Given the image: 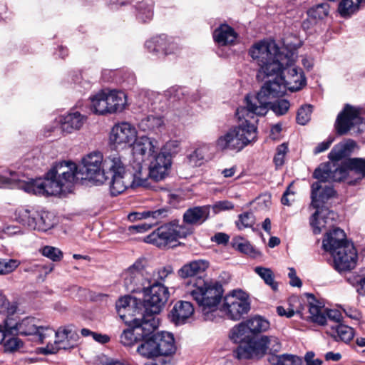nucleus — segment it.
Wrapping results in <instances>:
<instances>
[{
	"mask_svg": "<svg viewBox=\"0 0 365 365\" xmlns=\"http://www.w3.org/2000/svg\"><path fill=\"white\" fill-rule=\"evenodd\" d=\"M249 54L259 67L257 78H272L257 95L249 98L251 106L252 102L259 103L255 112L266 114L271 99L282 96L287 89L297 91L305 86L304 72L294 64L297 57L294 51L279 48L274 41H260L250 48Z\"/></svg>",
	"mask_w": 365,
	"mask_h": 365,
	"instance_id": "1",
	"label": "nucleus"
},
{
	"mask_svg": "<svg viewBox=\"0 0 365 365\" xmlns=\"http://www.w3.org/2000/svg\"><path fill=\"white\" fill-rule=\"evenodd\" d=\"M78 174L76 165L66 161L53 165L44 180L25 178L18 173L5 169L0 172V187H16L28 193L55 195L68 190L78 179Z\"/></svg>",
	"mask_w": 365,
	"mask_h": 365,
	"instance_id": "2",
	"label": "nucleus"
},
{
	"mask_svg": "<svg viewBox=\"0 0 365 365\" xmlns=\"http://www.w3.org/2000/svg\"><path fill=\"white\" fill-rule=\"evenodd\" d=\"M85 177L98 184L108 181L112 195H118L125 187L127 174L124 172L123 159L118 153L112 154L103 158L99 151L91 152L85 155L81 160L79 169Z\"/></svg>",
	"mask_w": 365,
	"mask_h": 365,
	"instance_id": "3",
	"label": "nucleus"
},
{
	"mask_svg": "<svg viewBox=\"0 0 365 365\" xmlns=\"http://www.w3.org/2000/svg\"><path fill=\"white\" fill-rule=\"evenodd\" d=\"M253 98L251 95L247 96L246 107L238 108L236 115L240 121L237 125L233 126L220 135L217 141L216 146L220 150H231L240 152L248 145L255 142L257 138L255 115H264L254 111V108L259 106V103H250L249 98Z\"/></svg>",
	"mask_w": 365,
	"mask_h": 365,
	"instance_id": "4",
	"label": "nucleus"
},
{
	"mask_svg": "<svg viewBox=\"0 0 365 365\" xmlns=\"http://www.w3.org/2000/svg\"><path fill=\"white\" fill-rule=\"evenodd\" d=\"M313 176L321 182H339L346 180L354 185L365 178V158H349L341 164L325 163L314 172Z\"/></svg>",
	"mask_w": 365,
	"mask_h": 365,
	"instance_id": "5",
	"label": "nucleus"
},
{
	"mask_svg": "<svg viewBox=\"0 0 365 365\" xmlns=\"http://www.w3.org/2000/svg\"><path fill=\"white\" fill-rule=\"evenodd\" d=\"M321 181L314 182L312 185L311 205L317 209L311 219V225L314 234L321 233L324 228L334 225L336 214L324 207L326 202L334 196L335 192L333 187L327 185L322 186Z\"/></svg>",
	"mask_w": 365,
	"mask_h": 365,
	"instance_id": "6",
	"label": "nucleus"
},
{
	"mask_svg": "<svg viewBox=\"0 0 365 365\" xmlns=\"http://www.w3.org/2000/svg\"><path fill=\"white\" fill-rule=\"evenodd\" d=\"M130 322H125L130 327L120 334V339L123 345L133 346L135 344L145 339L158 329L159 319L151 315L142 316L129 319Z\"/></svg>",
	"mask_w": 365,
	"mask_h": 365,
	"instance_id": "7",
	"label": "nucleus"
},
{
	"mask_svg": "<svg viewBox=\"0 0 365 365\" xmlns=\"http://www.w3.org/2000/svg\"><path fill=\"white\" fill-rule=\"evenodd\" d=\"M222 287L218 283H207L200 280L187 294L204 312H208L215 309L222 299Z\"/></svg>",
	"mask_w": 365,
	"mask_h": 365,
	"instance_id": "8",
	"label": "nucleus"
},
{
	"mask_svg": "<svg viewBox=\"0 0 365 365\" xmlns=\"http://www.w3.org/2000/svg\"><path fill=\"white\" fill-rule=\"evenodd\" d=\"M361 109L349 104L340 112L335 122L337 134L346 135L349 131L354 135H359L365 131V118L361 115Z\"/></svg>",
	"mask_w": 365,
	"mask_h": 365,
	"instance_id": "9",
	"label": "nucleus"
},
{
	"mask_svg": "<svg viewBox=\"0 0 365 365\" xmlns=\"http://www.w3.org/2000/svg\"><path fill=\"white\" fill-rule=\"evenodd\" d=\"M16 217L24 226L34 230L46 232L54 225L51 213L33 207L19 208L16 211Z\"/></svg>",
	"mask_w": 365,
	"mask_h": 365,
	"instance_id": "10",
	"label": "nucleus"
},
{
	"mask_svg": "<svg viewBox=\"0 0 365 365\" xmlns=\"http://www.w3.org/2000/svg\"><path fill=\"white\" fill-rule=\"evenodd\" d=\"M192 232L186 225H170L158 228L145 238V242L159 247L170 246L180 238L186 237Z\"/></svg>",
	"mask_w": 365,
	"mask_h": 365,
	"instance_id": "11",
	"label": "nucleus"
},
{
	"mask_svg": "<svg viewBox=\"0 0 365 365\" xmlns=\"http://www.w3.org/2000/svg\"><path fill=\"white\" fill-rule=\"evenodd\" d=\"M250 309L247 294L241 290H234L224 297L221 312L232 320H240Z\"/></svg>",
	"mask_w": 365,
	"mask_h": 365,
	"instance_id": "12",
	"label": "nucleus"
},
{
	"mask_svg": "<svg viewBox=\"0 0 365 365\" xmlns=\"http://www.w3.org/2000/svg\"><path fill=\"white\" fill-rule=\"evenodd\" d=\"M143 307L146 314L145 316L159 314L169 298V292L165 285L150 284L143 291Z\"/></svg>",
	"mask_w": 365,
	"mask_h": 365,
	"instance_id": "13",
	"label": "nucleus"
},
{
	"mask_svg": "<svg viewBox=\"0 0 365 365\" xmlns=\"http://www.w3.org/2000/svg\"><path fill=\"white\" fill-rule=\"evenodd\" d=\"M123 279L126 289L130 292H143L152 282L140 261L135 262L124 272Z\"/></svg>",
	"mask_w": 365,
	"mask_h": 365,
	"instance_id": "14",
	"label": "nucleus"
},
{
	"mask_svg": "<svg viewBox=\"0 0 365 365\" xmlns=\"http://www.w3.org/2000/svg\"><path fill=\"white\" fill-rule=\"evenodd\" d=\"M136 128L127 122L116 123L111 128L109 140L115 148L131 146L137 138Z\"/></svg>",
	"mask_w": 365,
	"mask_h": 365,
	"instance_id": "15",
	"label": "nucleus"
},
{
	"mask_svg": "<svg viewBox=\"0 0 365 365\" xmlns=\"http://www.w3.org/2000/svg\"><path fill=\"white\" fill-rule=\"evenodd\" d=\"M56 339L53 344H48L44 348L45 353L53 354L59 349H69L73 348L78 339V334L71 327H61L55 332Z\"/></svg>",
	"mask_w": 365,
	"mask_h": 365,
	"instance_id": "16",
	"label": "nucleus"
},
{
	"mask_svg": "<svg viewBox=\"0 0 365 365\" xmlns=\"http://www.w3.org/2000/svg\"><path fill=\"white\" fill-rule=\"evenodd\" d=\"M331 255L333 257L334 267L338 272L353 269L358 260L356 250L351 242L342 246V248Z\"/></svg>",
	"mask_w": 365,
	"mask_h": 365,
	"instance_id": "17",
	"label": "nucleus"
},
{
	"mask_svg": "<svg viewBox=\"0 0 365 365\" xmlns=\"http://www.w3.org/2000/svg\"><path fill=\"white\" fill-rule=\"evenodd\" d=\"M148 170L150 178L155 181L161 180L168 175L172 165V160L169 154L159 152L151 155L148 160Z\"/></svg>",
	"mask_w": 365,
	"mask_h": 365,
	"instance_id": "18",
	"label": "nucleus"
},
{
	"mask_svg": "<svg viewBox=\"0 0 365 365\" xmlns=\"http://www.w3.org/2000/svg\"><path fill=\"white\" fill-rule=\"evenodd\" d=\"M141 305L140 301L136 298L125 296L118 300L115 307L119 317L125 322H130L129 319L135 318L136 314L143 316L141 312Z\"/></svg>",
	"mask_w": 365,
	"mask_h": 365,
	"instance_id": "19",
	"label": "nucleus"
},
{
	"mask_svg": "<svg viewBox=\"0 0 365 365\" xmlns=\"http://www.w3.org/2000/svg\"><path fill=\"white\" fill-rule=\"evenodd\" d=\"M133 145V155L138 158V162L140 163L145 158L149 160L151 155L159 153V144L158 140L147 136H141L139 138H136V140Z\"/></svg>",
	"mask_w": 365,
	"mask_h": 365,
	"instance_id": "20",
	"label": "nucleus"
},
{
	"mask_svg": "<svg viewBox=\"0 0 365 365\" xmlns=\"http://www.w3.org/2000/svg\"><path fill=\"white\" fill-rule=\"evenodd\" d=\"M124 172L127 174L128 180H125V187L120 192L123 193L128 187H143L148 188L150 187V175L146 169H143L140 162H138L136 170L134 174H131L126 169V165L123 160Z\"/></svg>",
	"mask_w": 365,
	"mask_h": 365,
	"instance_id": "21",
	"label": "nucleus"
},
{
	"mask_svg": "<svg viewBox=\"0 0 365 365\" xmlns=\"http://www.w3.org/2000/svg\"><path fill=\"white\" fill-rule=\"evenodd\" d=\"M350 243L351 242L347 240L346 234L343 230L334 228L325 235L322 241V247L325 251L332 255L342 248V246Z\"/></svg>",
	"mask_w": 365,
	"mask_h": 365,
	"instance_id": "22",
	"label": "nucleus"
},
{
	"mask_svg": "<svg viewBox=\"0 0 365 365\" xmlns=\"http://www.w3.org/2000/svg\"><path fill=\"white\" fill-rule=\"evenodd\" d=\"M194 308L190 302H177L169 314V318L175 325L183 324L193 314Z\"/></svg>",
	"mask_w": 365,
	"mask_h": 365,
	"instance_id": "23",
	"label": "nucleus"
},
{
	"mask_svg": "<svg viewBox=\"0 0 365 365\" xmlns=\"http://www.w3.org/2000/svg\"><path fill=\"white\" fill-rule=\"evenodd\" d=\"M87 120V116L78 111L71 112L61 118V128L63 132L71 133L79 130Z\"/></svg>",
	"mask_w": 365,
	"mask_h": 365,
	"instance_id": "24",
	"label": "nucleus"
},
{
	"mask_svg": "<svg viewBox=\"0 0 365 365\" xmlns=\"http://www.w3.org/2000/svg\"><path fill=\"white\" fill-rule=\"evenodd\" d=\"M159 356H168L175 354L176 345L173 334L161 331L155 334Z\"/></svg>",
	"mask_w": 365,
	"mask_h": 365,
	"instance_id": "25",
	"label": "nucleus"
},
{
	"mask_svg": "<svg viewBox=\"0 0 365 365\" xmlns=\"http://www.w3.org/2000/svg\"><path fill=\"white\" fill-rule=\"evenodd\" d=\"M209 215V206L194 207L185 211L183 220L187 225H201L208 218Z\"/></svg>",
	"mask_w": 365,
	"mask_h": 365,
	"instance_id": "26",
	"label": "nucleus"
},
{
	"mask_svg": "<svg viewBox=\"0 0 365 365\" xmlns=\"http://www.w3.org/2000/svg\"><path fill=\"white\" fill-rule=\"evenodd\" d=\"M356 147V143L354 140L346 139L335 145L329 154V158L331 160L338 161L350 155Z\"/></svg>",
	"mask_w": 365,
	"mask_h": 365,
	"instance_id": "27",
	"label": "nucleus"
},
{
	"mask_svg": "<svg viewBox=\"0 0 365 365\" xmlns=\"http://www.w3.org/2000/svg\"><path fill=\"white\" fill-rule=\"evenodd\" d=\"M109 113H115L123 111L127 105V96L120 91L106 90Z\"/></svg>",
	"mask_w": 365,
	"mask_h": 365,
	"instance_id": "28",
	"label": "nucleus"
},
{
	"mask_svg": "<svg viewBox=\"0 0 365 365\" xmlns=\"http://www.w3.org/2000/svg\"><path fill=\"white\" fill-rule=\"evenodd\" d=\"M145 46L150 51L162 52L164 54L173 53L174 50L177 48L176 45L173 42L168 41L165 36L153 38L146 41Z\"/></svg>",
	"mask_w": 365,
	"mask_h": 365,
	"instance_id": "29",
	"label": "nucleus"
},
{
	"mask_svg": "<svg viewBox=\"0 0 365 365\" xmlns=\"http://www.w3.org/2000/svg\"><path fill=\"white\" fill-rule=\"evenodd\" d=\"M136 351L142 357L147 359H154L159 357L155 334L153 333L145 339L142 340Z\"/></svg>",
	"mask_w": 365,
	"mask_h": 365,
	"instance_id": "30",
	"label": "nucleus"
},
{
	"mask_svg": "<svg viewBox=\"0 0 365 365\" xmlns=\"http://www.w3.org/2000/svg\"><path fill=\"white\" fill-rule=\"evenodd\" d=\"M213 38L220 45H232L235 42L237 38V34L230 26L222 24L215 30Z\"/></svg>",
	"mask_w": 365,
	"mask_h": 365,
	"instance_id": "31",
	"label": "nucleus"
},
{
	"mask_svg": "<svg viewBox=\"0 0 365 365\" xmlns=\"http://www.w3.org/2000/svg\"><path fill=\"white\" fill-rule=\"evenodd\" d=\"M261 356H263L267 352L272 354L278 352L281 349L279 339L275 336L263 335L255 339Z\"/></svg>",
	"mask_w": 365,
	"mask_h": 365,
	"instance_id": "32",
	"label": "nucleus"
},
{
	"mask_svg": "<svg viewBox=\"0 0 365 365\" xmlns=\"http://www.w3.org/2000/svg\"><path fill=\"white\" fill-rule=\"evenodd\" d=\"M209 267V262L204 259L192 261L183 265L179 270V275L182 278L194 277L203 273Z\"/></svg>",
	"mask_w": 365,
	"mask_h": 365,
	"instance_id": "33",
	"label": "nucleus"
},
{
	"mask_svg": "<svg viewBox=\"0 0 365 365\" xmlns=\"http://www.w3.org/2000/svg\"><path fill=\"white\" fill-rule=\"evenodd\" d=\"M259 352V348L255 339L242 342L237 348L235 354L238 359H250L262 357L261 354Z\"/></svg>",
	"mask_w": 365,
	"mask_h": 365,
	"instance_id": "34",
	"label": "nucleus"
},
{
	"mask_svg": "<svg viewBox=\"0 0 365 365\" xmlns=\"http://www.w3.org/2000/svg\"><path fill=\"white\" fill-rule=\"evenodd\" d=\"M91 108L93 113L99 115L109 113L106 90H101L90 97Z\"/></svg>",
	"mask_w": 365,
	"mask_h": 365,
	"instance_id": "35",
	"label": "nucleus"
},
{
	"mask_svg": "<svg viewBox=\"0 0 365 365\" xmlns=\"http://www.w3.org/2000/svg\"><path fill=\"white\" fill-rule=\"evenodd\" d=\"M247 320L235 325L230 331V338L235 343L245 342L255 339Z\"/></svg>",
	"mask_w": 365,
	"mask_h": 365,
	"instance_id": "36",
	"label": "nucleus"
},
{
	"mask_svg": "<svg viewBox=\"0 0 365 365\" xmlns=\"http://www.w3.org/2000/svg\"><path fill=\"white\" fill-rule=\"evenodd\" d=\"M38 322L34 317H26L16 324L15 329L21 335H34L39 329Z\"/></svg>",
	"mask_w": 365,
	"mask_h": 365,
	"instance_id": "37",
	"label": "nucleus"
},
{
	"mask_svg": "<svg viewBox=\"0 0 365 365\" xmlns=\"http://www.w3.org/2000/svg\"><path fill=\"white\" fill-rule=\"evenodd\" d=\"M252 335L267 331L270 328L269 322L263 317L256 315L247 319Z\"/></svg>",
	"mask_w": 365,
	"mask_h": 365,
	"instance_id": "38",
	"label": "nucleus"
},
{
	"mask_svg": "<svg viewBox=\"0 0 365 365\" xmlns=\"http://www.w3.org/2000/svg\"><path fill=\"white\" fill-rule=\"evenodd\" d=\"M330 335L337 341L341 340L346 343L353 339L354 332L353 329L349 326L338 324L335 327H331Z\"/></svg>",
	"mask_w": 365,
	"mask_h": 365,
	"instance_id": "39",
	"label": "nucleus"
},
{
	"mask_svg": "<svg viewBox=\"0 0 365 365\" xmlns=\"http://www.w3.org/2000/svg\"><path fill=\"white\" fill-rule=\"evenodd\" d=\"M269 360L272 365H303L302 358L293 354L272 355Z\"/></svg>",
	"mask_w": 365,
	"mask_h": 365,
	"instance_id": "40",
	"label": "nucleus"
},
{
	"mask_svg": "<svg viewBox=\"0 0 365 365\" xmlns=\"http://www.w3.org/2000/svg\"><path fill=\"white\" fill-rule=\"evenodd\" d=\"M163 125V118L155 115H148L139 123L140 128L144 131H158Z\"/></svg>",
	"mask_w": 365,
	"mask_h": 365,
	"instance_id": "41",
	"label": "nucleus"
},
{
	"mask_svg": "<svg viewBox=\"0 0 365 365\" xmlns=\"http://www.w3.org/2000/svg\"><path fill=\"white\" fill-rule=\"evenodd\" d=\"M167 210L158 209L155 210H147L143 212H136L128 215V217L130 221H135L142 219L153 218L156 221L166 215Z\"/></svg>",
	"mask_w": 365,
	"mask_h": 365,
	"instance_id": "42",
	"label": "nucleus"
},
{
	"mask_svg": "<svg viewBox=\"0 0 365 365\" xmlns=\"http://www.w3.org/2000/svg\"><path fill=\"white\" fill-rule=\"evenodd\" d=\"M255 272L264 280L266 284L269 286L273 291L278 289V283L274 280L273 272L269 268L256 267Z\"/></svg>",
	"mask_w": 365,
	"mask_h": 365,
	"instance_id": "43",
	"label": "nucleus"
},
{
	"mask_svg": "<svg viewBox=\"0 0 365 365\" xmlns=\"http://www.w3.org/2000/svg\"><path fill=\"white\" fill-rule=\"evenodd\" d=\"M173 273V269L171 266L164 267L153 271L152 275L149 276V280L152 281L151 285H164L163 282H165L170 275H172Z\"/></svg>",
	"mask_w": 365,
	"mask_h": 365,
	"instance_id": "44",
	"label": "nucleus"
},
{
	"mask_svg": "<svg viewBox=\"0 0 365 365\" xmlns=\"http://www.w3.org/2000/svg\"><path fill=\"white\" fill-rule=\"evenodd\" d=\"M309 312L312 319L319 324L324 325L327 324V317L325 315V309L313 302L309 303Z\"/></svg>",
	"mask_w": 365,
	"mask_h": 365,
	"instance_id": "45",
	"label": "nucleus"
},
{
	"mask_svg": "<svg viewBox=\"0 0 365 365\" xmlns=\"http://www.w3.org/2000/svg\"><path fill=\"white\" fill-rule=\"evenodd\" d=\"M21 265L19 259L13 258H0V275H8L16 270Z\"/></svg>",
	"mask_w": 365,
	"mask_h": 365,
	"instance_id": "46",
	"label": "nucleus"
},
{
	"mask_svg": "<svg viewBox=\"0 0 365 365\" xmlns=\"http://www.w3.org/2000/svg\"><path fill=\"white\" fill-rule=\"evenodd\" d=\"M361 0H341L339 4L338 11L341 16H349L358 9Z\"/></svg>",
	"mask_w": 365,
	"mask_h": 365,
	"instance_id": "47",
	"label": "nucleus"
},
{
	"mask_svg": "<svg viewBox=\"0 0 365 365\" xmlns=\"http://www.w3.org/2000/svg\"><path fill=\"white\" fill-rule=\"evenodd\" d=\"M232 246L235 250L247 255H255V250L250 243L241 237H235L232 240Z\"/></svg>",
	"mask_w": 365,
	"mask_h": 365,
	"instance_id": "48",
	"label": "nucleus"
},
{
	"mask_svg": "<svg viewBox=\"0 0 365 365\" xmlns=\"http://www.w3.org/2000/svg\"><path fill=\"white\" fill-rule=\"evenodd\" d=\"M329 6L327 3L319 4L308 11V16L314 19H322L327 16Z\"/></svg>",
	"mask_w": 365,
	"mask_h": 365,
	"instance_id": "49",
	"label": "nucleus"
},
{
	"mask_svg": "<svg viewBox=\"0 0 365 365\" xmlns=\"http://www.w3.org/2000/svg\"><path fill=\"white\" fill-rule=\"evenodd\" d=\"M274 99V98L271 99L270 103L267 106V110L271 108L274 113L278 115L285 114L290 107L289 102L287 100L282 99L273 103L272 100Z\"/></svg>",
	"mask_w": 365,
	"mask_h": 365,
	"instance_id": "50",
	"label": "nucleus"
},
{
	"mask_svg": "<svg viewBox=\"0 0 365 365\" xmlns=\"http://www.w3.org/2000/svg\"><path fill=\"white\" fill-rule=\"evenodd\" d=\"M43 256L50 259L53 262H59L63 258V252L57 247L44 246L40 250Z\"/></svg>",
	"mask_w": 365,
	"mask_h": 365,
	"instance_id": "51",
	"label": "nucleus"
},
{
	"mask_svg": "<svg viewBox=\"0 0 365 365\" xmlns=\"http://www.w3.org/2000/svg\"><path fill=\"white\" fill-rule=\"evenodd\" d=\"M255 218L252 212H246L239 215L237 226L240 230L251 227L255 224Z\"/></svg>",
	"mask_w": 365,
	"mask_h": 365,
	"instance_id": "52",
	"label": "nucleus"
},
{
	"mask_svg": "<svg viewBox=\"0 0 365 365\" xmlns=\"http://www.w3.org/2000/svg\"><path fill=\"white\" fill-rule=\"evenodd\" d=\"M312 110L311 106H302L297 114V121L300 125H306L311 118Z\"/></svg>",
	"mask_w": 365,
	"mask_h": 365,
	"instance_id": "53",
	"label": "nucleus"
},
{
	"mask_svg": "<svg viewBox=\"0 0 365 365\" xmlns=\"http://www.w3.org/2000/svg\"><path fill=\"white\" fill-rule=\"evenodd\" d=\"M138 9V17L143 21L145 22L146 21L152 19L153 15L152 5H148L146 3L141 2L139 4Z\"/></svg>",
	"mask_w": 365,
	"mask_h": 365,
	"instance_id": "54",
	"label": "nucleus"
},
{
	"mask_svg": "<svg viewBox=\"0 0 365 365\" xmlns=\"http://www.w3.org/2000/svg\"><path fill=\"white\" fill-rule=\"evenodd\" d=\"M16 307L10 304L6 296L0 293V314L11 315L16 312Z\"/></svg>",
	"mask_w": 365,
	"mask_h": 365,
	"instance_id": "55",
	"label": "nucleus"
},
{
	"mask_svg": "<svg viewBox=\"0 0 365 365\" xmlns=\"http://www.w3.org/2000/svg\"><path fill=\"white\" fill-rule=\"evenodd\" d=\"M56 331H54L49 327H44L39 325V329L35 335L38 336V339L41 343H46L48 345L51 344L50 341H47V339L51 337L53 334L55 335Z\"/></svg>",
	"mask_w": 365,
	"mask_h": 365,
	"instance_id": "56",
	"label": "nucleus"
},
{
	"mask_svg": "<svg viewBox=\"0 0 365 365\" xmlns=\"http://www.w3.org/2000/svg\"><path fill=\"white\" fill-rule=\"evenodd\" d=\"M23 346V342L17 337H10L4 344L5 351L14 352L19 350Z\"/></svg>",
	"mask_w": 365,
	"mask_h": 365,
	"instance_id": "57",
	"label": "nucleus"
},
{
	"mask_svg": "<svg viewBox=\"0 0 365 365\" xmlns=\"http://www.w3.org/2000/svg\"><path fill=\"white\" fill-rule=\"evenodd\" d=\"M158 221L154 222H140L137 225L128 227V231L130 233H143L150 230L153 225L157 224Z\"/></svg>",
	"mask_w": 365,
	"mask_h": 365,
	"instance_id": "58",
	"label": "nucleus"
},
{
	"mask_svg": "<svg viewBox=\"0 0 365 365\" xmlns=\"http://www.w3.org/2000/svg\"><path fill=\"white\" fill-rule=\"evenodd\" d=\"M179 146L180 143L178 140H170L165 144L160 152H165L166 154H169L172 159V155L178 153Z\"/></svg>",
	"mask_w": 365,
	"mask_h": 365,
	"instance_id": "59",
	"label": "nucleus"
},
{
	"mask_svg": "<svg viewBox=\"0 0 365 365\" xmlns=\"http://www.w3.org/2000/svg\"><path fill=\"white\" fill-rule=\"evenodd\" d=\"M212 208L215 213H218L222 211L230 210L234 208L232 202L228 200L218 201L215 202Z\"/></svg>",
	"mask_w": 365,
	"mask_h": 365,
	"instance_id": "60",
	"label": "nucleus"
},
{
	"mask_svg": "<svg viewBox=\"0 0 365 365\" xmlns=\"http://www.w3.org/2000/svg\"><path fill=\"white\" fill-rule=\"evenodd\" d=\"M204 150L205 148H199L196 149L190 155V160L195 165H200L201 164V161L204 159L205 155H204Z\"/></svg>",
	"mask_w": 365,
	"mask_h": 365,
	"instance_id": "61",
	"label": "nucleus"
},
{
	"mask_svg": "<svg viewBox=\"0 0 365 365\" xmlns=\"http://www.w3.org/2000/svg\"><path fill=\"white\" fill-rule=\"evenodd\" d=\"M325 315L327 317V322L329 320L339 322L342 319L341 312L336 309H325Z\"/></svg>",
	"mask_w": 365,
	"mask_h": 365,
	"instance_id": "62",
	"label": "nucleus"
},
{
	"mask_svg": "<svg viewBox=\"0 0 365 365\" xmlns=\"http://www.w3.org/2000/svg\"><path fill=\"white\" fill-rule=\"evenodd\" d=\"M292 185H290L286 191L284 192L282 197V203L284 205H290V202L294 201V192L291 189Z\"/></svg>",
	"mask_w": 365,
	"mask_h": 365,
	"instance_id": "63",
	"label": "nucleus"
},
{
	"mask_svg": "<svg viewBox=\"0 0 365 365\" xmlns=\"http://www.w3.org/2000/svg\"><path fill=\"white\" fill-rule=\"evenodd\" d=\"M315 354L313 351H308L304 356V361L307 365H322V361L319 359H314Z\"/></svg>",
	"mask_w": 365,
	"mask_h": 365,
	"instance_id": "64",
	"label": "nucleus"
}]
</instances>
